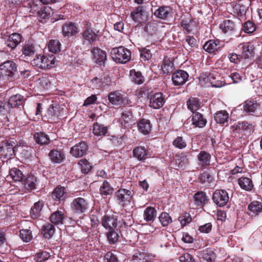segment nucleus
<instances>
[{
    "mask_svg": "<svg viewBox=\"0 0 262 262\" xmlns=\"http://www.w3.org/2000/svg\"><path fill=\"white\" fill-rule=\"evenodd\" d=\"M133 191L125 188H120L115 193V198L118 203L126 211H129L134 207L132 202Z\"/></svg>",
    "mask_w": 262,
    "mask_h": 262,
    "instance_id": "f257e3e1",
    "label": "nucleus"
},
{
    "mask_svg": "<svg viewBox=\"0 0 262 262\" xmlns=\"http://www.w3.org/2000/svg\"><path fill=\"white\" fill-rule=\"evenodd\" d=\"M17 71V66L12 60H7L0 65V79L12 82Z\"/></svg>",
    "mask_w": 262,
    "mask_h": 262,
    "instance_id": "f03ea898",
    "label": "nucleus"
},
{
    "mask_svg": "<svg viewBox=\"0 0 262 262\" xmlns=\"http://www.w3.org/2000/svg\"><path fill=\"white\" fill-rule=\"evenodd\" d=\"M111 55L116 63H125L131 58V52L128 49L120 46L113 48Z\"/></svg>",
    "mask_w": 262,
    "mask_h": 262,
    "instance_id": "7ed1b4c3",
    "label": "nucleus"
},
{
    "mask_svg": "<svg viewBox=\"0 0 262 262\" xmlns=\"http://www.w3.org/2000/svg\"><path fill=\"white\" fill-rule=\"evenodd\" d=\"M17 143L10 140L2 141L0 144V156L4 159H11L15 155Z\"/></svg>",
    "mask_w": 262,
    "mask_h": 262,
    "instance_id": "20e7f679",
    "label": "nucleus"
},
{
    "mask_svg": "<svg viewBox=\"0 0 262 262\" xmlns=\"http://www.w3.org/2000/svg\"><path fill=\"white\" fill-rule=\"evenodd\" d=\"M72 212L76 214H81L86 212L89 208L88 201L82 197L74 199L70 204Z\"/></svg>",
    "mask_w": 262,
    "mask_h": 262,
    "instance_id": "39448f33",
    "label": "nucleus"
},
{
    "mask_svg": "<svg viewBox=\"0 0 262 262\" xmlns=\"http://www.w3.org/2000/svg\"><path fill=\"white\" fill-rule=\"evenodd\" d=\"M108 99L112 104L116 106L126 105L130 103V101L119 91L110 92L108 95Z\"/></svg>",
    "mask_w": 262,
    "mask_h": 262,
    "instance_id": "423d86ee",
    "label": "nucleus"
},
{
    "mask_svg": "<svg viewBox=\"0 0 262 262\" xmlns=\"http://www.w3.org/2000/svg\"><path fill=\"white\" fill-rule=\"evenodd\" d=\"M212 200L217 206L223 207L229 202V194L225 190L217 189L213 193Z\"/></svg>",
    "mask_w": 262,
    "mask_h": 262,
    "instance_id": "0eeeda50",
    "label": "nucleus"
},
{
    "mask_svg": "<svg viewBox=\"0 0 262 262\" xmlns=\"http://www.w3.org/2000/svg\"><path fill=\"white\" fill-rule=\"evenodd\" d=\"M67 195L66 187L59 185L52 192L51 198L55 203L59 204L65 202L68 198Z\"/></svg>",
    "mask_w": 262,
    "mask_h": 262,
    "instance_id": "6e6552de",
    "label": "nucleus"
},
{
    "mask_svg": "<svg viewBox=\"0 0 262 262\" xmlns=\"http://www.w3.org/2000/svg\"><path fill=\"white\" fill-rule=\"evenodd\" d=\"M241 51V56L244 59H249L253 57L255 55L254 45L250 42H243L238 46Z\"/></svg>",
    "mask_w": 262,
    "mask_h": 262,
    "instance_id": "1a4fd4ad",
    "label": "nucleus"
},
{
    "mask_svg": "<svg viewBox=\"0 0 262 262\" xmlns=\"http://www.w3.org/2000/svg\"><path fill=\"white\" fill-rule=\"evenodd\" d=\"M91 53L95 63L99 66L104 65L107 59V55L105 51L98 47H94L91 50Z\"/></svg>",
    "mask_w": 262,
    "mask_h": 262,
    "instance_id": "9d476101",
    "label": "nucleus"
},
{
    "mask_svg": "<svg viewBox=\"0 0 262 262\" xmlns=\"http://www.w3.org/2000/svg\"><path fill=\"white\" fill-rule=\"evenodd\" d=\"M88 150V145L85 141H81L71 147L70 154L75 158L84 156Z\"/></svg>",
    "mask_w": 262,
    "mask_h": 262,
    "instance_id": "9b49d317",
    "label": "nucleus"
},
{
    "mask_svg": "<svg viewBox=\"0 0 262 262\" xmlns=\"http://www.w3.org/2000/svg\"><path fill=\"white\" fill-rule=\"evenodd\" d=\"M189 74L182 70H179L174 72L172 75V81L175 86L183 85L188 80Z\"/></svg>",
    "mask_w": 262,
    "mask_h": 262,
    "instance_id": "f8f14e48",
    "label": "nucleus"
},
{
    "mask_svg": "<svg viewBox=\"0 0 262 262\" xmlns=\"http://www.w3.org/2000/svg\"><path fill=\"white\" fill-rule=\"evenodd\" d=\"M150 152L144 146H137L133 149V156L139 161L144 162L150 157Z\"/></svg>",
    "mask_w": 262,
    "mask_h": 262,
    "instance_id": "ddd939ff",
    "label": "nucleus"
},
{
    "mask_svg": "<svg viewBox=\"0 0 262 262\" xmlns=\"http://www.w3.org/2000/svg\"><path fill=\"white\" fill-rule=\"evenodd\" d=\"M165 102V98L162 93H156L151 95L149 99V106L154 109L162 107Z\"/></svg>",
    "mask_w": 262,
    "mask_h": 262,
    "instance_id": "4468645a",
    "label": "nucleus"
},
{
    "mask_svg": "<svg viewBox=\"0 0 262 262\" xmlns=\"http://www.w3.org/2000/svg\"><path fill=\"white\" fill-rule=\"evenodd\" d=\"M248 214L251 217H256L262 214V203L253 201L248 206Z\"/></svg>",
    "mask_w": 262,
    "mask_h": 262,
    "instance_id": "2eb2a0df",
    "label": "nucleus"
},
{
    "mask_svg": "<svg viewBox=\"0 0 262 262\" xmlns=\"http://www.w3.org/2000/svg\"><path fill=\"white\" fill-rule=\"evenodd\" d=\"M203 48L206 52L215 55L221 51L222 47L219 40L210 39L205 43Z\"/></svg>",
    "mask_w": 262,
    "mask_h": 262,
    "instance_id": "dca6fc26",
    "label": "nucleus"
},
{
    "mask_svg": "<svg viewBox=\"0 0 262 262\" xmlns=\"http://www.w3.org/2000/svg\"><path fill=\"white\" fill-rule=\"evenodd\" d=\"M101 224L107 230L116 229L117 226V219L114 215L105 214L101 219Z\"/></svg>",
    "mask_w": 262,
    "mask_h": 262,
    "instance_id": "f3484780",
    "label": "nucleus"
},
{
    "mask_svg": "<svg viewBox=\"0 0 262 262\" xmlns=\"http://www.w3.org/2000/svg\"><path fill=\"white\" fill-rule=\"evenodd\" d=\"M130 16L136 23H143L145 20L146 16L144 7L143 6H139L131 12Z\"/></svg>",
    "mask_w": 262,
    "mask_h": 262,
    "instance_id": "a211bd4d",
    "label": "nucleus"
},
{
    "mask_svg": "<svg viewBox=\"0 0 262 262\" xmlns=\"http://www.w3.org/2000/svg\"><path fill=\"white\" fill-rule=\"evenodd\" d=\"M78 32V28L74 23H65L62 27V33L64 37H70L75 35Z\"/></svg>",
    "mask_w": 262,
    "mask_h": 262,
    "instance_id": "6ab92c4d",
    "label": "nucleus"
},
{
    "mask_svg": "<svg viewBox=\"0 0 262 262\" xmlns=\"http://www.w3.org/2000/svg\"><path fill=\"white\" fill-rule=\"evenodd\" d=\"M60 115V107L58 105H51L49 107L47 116L49 122H57Z\"/></svg>",
    "mask_w": 262,
    "mask_h": 262,
    "instance_id": "aec40b11",
    "label": "nucleus"
},
{
    "mask_svg": "<svg viewBox=\"0 0 262 262\" xmlns=\"http://www.w3.org/2000/svg\"><path fill=\"white\" fill-rule=\"evenodd\" d=\"M199 257L201 262H214L216 254L211 248H207L199 253Z\"/></svg>",
    "mask_w": 262,
    "mask_h": 262,
    "instance_id": "412c9836",
    "label": "nucleus"
},
{
    "mask_svg": "<svg viewBox=\"0 0 262 262\" xmlns=\"http://www.w3.org/2000/svg\"><path fill=\"white\" fill-rule=\"evenodd\" d=\"M82 36L84 41L92 44L97 40L98 35L88 26L84 28L82 33Z\"/></svg>",
    "mask_w": 262,
    "mask_h": 262,
    "instance_id": "4be33fe9",
    "label": "nucleus"
},
{
    "mask_svg": "<svg viewBox=\"0 0 262 262\" xmlns=\"http://www.w3.org/2000/svg\"><path fill=\"white\" fill-rule=\"evenodd\" d=\"M190 117L191 118L192 125L194 127H204L207 122L204 115L199 112L193 113Z\"/></svg>",
    "mask_w": 262,
    "mask_h": 262,
    "instance_id": "5701e85b",
    "label": "nucleus"
},
{
    "mask_svg": "<svg viewBox=\"0 0 262 262\" xmlns=\"http://www.w3.org/2000/svg\"><path fill=\"white\" fill-rule=\"evenodd\" d=\"M175 67L172 58L165 56L161 66V70L164 74L169 75L173 72Z\"/></svg>",
    "mask_w": 262,
    "mask_h": 262,
    "instance_id": "b1692460",
    "label": "nucleus"
},
{
    "mask_svg": "<svg viewBox=\"0 0 262 262\" xmlns=\"http://www.w3.org/2000/svg\"><path fill=\"white\" fill-rule=\"evenodd\" d=\"M22 40V36L20 34L13 33L8 37L6 43L11 50H13L20 43Z\"/></svg>",
    "mask_w": 262,
    "mask_h": 262,
    "instance_id": "393cba45",
    "label": "nucleus"
},
{
    "mask_svg": "<svg viewBox=\"0 0 262 262\" xmlns=\"http://www.w3.org/2000/svg\"><path fill=\"white\" fill-rule=\"evenodd\" d=\"M51 161L54 164H60L65 159V155L62 150L52 149L48 155Z\"/></svg>",
    "mask_w": 262,
    "mask_h": 262,
    "instance_id": "a878e982",
    "label": "nucleus"
},
{
    "mask_svg": "<svg viewBox=\"0 0 262 262\" xmlns=\"http://www.w3.org/2000/svg\"><path fill=\"white\" fill-rule=\"evenodd\" d=\"M232 128L237 132L242 130L245 134H250L253 130L252 124L245 121L237 122L232 126Z\"/></svg>",
    "mask_w": 262,
    "mask_h": 262,
    "instance_id": "bb28decb",
    "label": "nucleus"
},
{
    "mask_svg": "<svg viewBox=\"0 0 262 262\" xmlns=\"http://www.w3.org/2000/svg\"><path fill=\"white\" fill-rule=\"evenodd\" d=\"M219 28L224 33L231 34L235 29V25L232 20L225 19L220 24Z\"/></svg>",
    "mask_w": 262,
    "mask_h": 262,
    "instance_id": "cd10ccee",
    "label": "nucleus"
},
{
    "mask_svg": "<svg viewBox=\"0 0 262 262\" xmlns=\"http://www.w3.org/2000/svg\"><path fill=\"white\" fill-rule=\"evenodd\" d=\"M171 9L169 6H161L157 9L154 15L156 17L162 19H166L171 15Z\"/></svg>",
    "mask_w": 262,
    "mask_h": 262,
    "instance_id": "c85d7f7f",
    "label": "nucleus"
},
{
    "mask_svg": "<svg viewBox=\"0 0 262 262\" xmlns=\"http://www.w3.org/2000/svg\"><path fill=\"white\" fill-rule=\"evenodd\" d=\"M198 159L199 161V165L202 168H206L210 165L211 155L206 151H201L198 155Z\"/></svg>",
    "mask_w": 262,
    "mask_h": 262,
    "instance_id": "c756f323",
    "label": "nucleus"
},
{
    "mask_svg": "<svg viewBox=\"0 0 262 262\" xmlns=\"http://www.w3.org/2000/svg\"><path fill=\"white\" fill-rule=\"evenodd\" d=\"M12 108L8 102H1L0 117L2 121L8 119V115L11 114Z\"/></svg>",
    "mask_w": 262,
    "mask_h": 262,
    "instance_id": "7c9ffc66",
    "label": "nucleus"
},
{
    "mask_svg": "<svg viewBox=\"0 0 262 262\" xmlns=\"http://www.w3.org/2000/svg\"><path fill=\"white\" fill-rule=\"evenodd\" d=\"M25 102V99L24 97L18 94L11 96L8 100V103L12 108L23 106Z\"/></svg>",
    "mask_w": 262,
    "mask_h": 262,
    "instance_id": "2f4dec72",
    "label": "nucleus"
},
{
    "mask_svg": "<svg viewBox=\"0 0 262 262\" xmlns=\"http://www.w3.org/2000/svg\"><path fill=\"white\" fill-rule=\"evenodd\" d=\"M55 231V226L51 223H47L43 225L41 229V233L43 236L47 239L51 238Z\"/></svg>",
    "mask_w": 262,
    "mask_h": 262,
    "instance_id": "473e14b6",
    "label": "nucleus"
},
{
    "mask_svg": "<svg viewBox=\"0 0 262 262\" xmlns=\"http://www.w3.org/2000/svg\"><path fill=\"white\" fill-rule=\"evenodd\" d=\"M133 114L130 110H125L121 113L120 122L122 126L126 127L132 123Z\"/></svg>",
    "mask_w": 262,
    "mask_h": 262,
    "instance_id": "72a5a7b5",
    "label": "nucleus"
},
{
    "mask_svg": "<svg viewBox=\"0 0 262 262\" xmlns=\"http://www.w3.org/2000/svg\"><path fill=\"white\" fill-rule=\"evenodd\" d=\"M33 138L35 142L39 145H48L50 143V139L48 135L43 132L35 133Z\"/></svg>",
    "mask_w": 262,
    "mask_h": 262,
    "instance_id": "f704fd0d",
    "label": "nucleus"
},
{
    "mask_svg": "<svg viewBox=\"0 0 262 262\" xmlns=\"http://www.w3.org/2000/svg\"><path fill=\"white\" fill-rule=\"evenodd\" d=\"M64 214L62 211L56 210L50 216V221L54 225H58L63 224Z\"/></svg>",
    "mask_w": 262,
    "mask_h": 262,
    "instance_id": "c9c22d12",
    "label": "nucleus"
},
{
    "mask_svg": "<svg viewBox=\"0 0 262 262\" xmlns=\"http://www.w3.org/2000/svg\"><path fill=\"white\" fill-rule=\"evenodd\" d=\"M24 187L28 191L36 189L37 179L32 174L27 175L26 178H24L23 181Z\"/></svg>",
    "mask_w": 262,
    "mask_h": 262,
    "instance_id": "e433bc0d",
    "label": "nucleus"
},
{
    "mask_svg": "<svg viewBox=\"0 0 262 262\" xmlns=\"http://www.w3.org/2000/svg\"><path fill=\"white\" fill-rule=\"evenodd\" d=\"M238 184L240 187L246 191H251L252 190L254 185L251 179L242 177L238 179Z\"/></svg>",
    "mask_w": 262,
    "mask_h": 262,
    "instance_id": "4c0bfd02",
    "label": "nucleus"
},
{
    "mask_svg": "<svg viewBox=\"0 0 262 262\" xmlns=\"http://www.w3.org/2000/svg\"><path fill=\"white\" fill-rule=\"evenodd\" d=\"M44 205V202L42 200H39L34 203L31 207L30 214L33 219H36L40 215V212Z\"/></svg>",
    "mask_w": 262,
    "mask_h": 262,
    "instance_id": "58836bf2",
    "label": "nucleus"
},
{
    "mask_svg": "<svg viewBox=\"0 0 262 262\" xmlns=\"http://www.w3.org/2000/svg\"><path fill=\"white\" fill-rule=\"evenodd\" d=\"M41 59L42 69H50L55 64V57L53 55H41Z\"/></svg>",
    "mask_w": 262,
    "mask_h": 262,
    "instance_id": "ea45409f",
    "label": "nucleus"
},
{
    "mask_svg": "<svg viewBox=\"0 0 262 262\" xmlns=\"http://www.w3.org/2000/svg\"><path fill=\"white\" fill-rule=\"evenodd\" d=\"M259 104L254 100H247L244 103V111L251 114L254 113L255 111L259 107Z\"/></svg>",
    "mask_w": 262,
    "mask_h": 262,
    "instance_id": "a19ab883",
    "label": "nucleus"
},
{
    "mask_svg": "<svg viewBox=\"0 0 262 262\" xmlns=\"http://www.w3.org/2000/svg\"><path fill=\"white\" fill-rule=\"evenodd\" d=\"M157 211L151 206L147 207L144 211L143 218L146 222H153L156 218Z\"/></svg>",
    "mask_w": 262,
    "mask_h": 262,
    "instance_id": "79ce46f5",
    "label": "nucleus"
},
{
    "mask_svg": "<svg viewBox=\"0 0 262 262\" xmlns=\"http://www.w3.org/2000/svg\"><path fill=\"white\" fill-rule=\"evenodd\" d=\"M187 108L192 113L198 110L201 104L200 100L196 97H191L186 102Z\"/></svg>",
    "mask_w": 262,
    "mask_h": 262,
    "instance_id": "37998d69",
    "label": "nucleus"
},
{
    "mask_svg": "<svg viewBox=\"0 0 262 262\" xmlns=\"http://www.w3.org/2000/svg\"><path fill=\"white\" fill-rule=\"evenodd\" d=\"M139 130L144 135H147L151 130V124L149 120L141 119L137 124Z\"/></svg>",
    "mask_w": 262,
    "mask_h": 262,
    "instance_id": "c03bdc74",
    "label": "nucleus"
},
{
    "mask_svg": "<svg viewBox=\"0 0 262 262\" xmlns=\"http://www.w3.org/2000/svg\"><path fill=\"white\" fill-rule=\"evenodd\" d=\"M129 74L132 77V81L135 84L140 85L145 81V78L141 72L132 69L130 70Z\"/></svg>",
    "mask_w": 262,
    "mask_h": 262,
    "instance_id": "a18cd8bd",
    "label": "nucleus"
},
{
    "mask_svg": "<svg viewBox=\"0 0 262 262\" xmlns=\"http://www.w3.org/2000/svg\"><path fill=\"white\" fill-rule=\"evenodd\" d=\"M214 118L217 123L224 124L228 122L229 114L226 111H219L214 114Z\"/></svg>",
    "mask_w": 262,
    "mask_h": 262,
    "instance_id": "49530a36",
    "label": "nucleus"
},
{
    "mask_svg": "<svg viewBox=\"0 0 262 262\" xmlns=\"http://www.w3.org/2000/svg\"><path fill=\"white\" fill-rule=\"evenodd\" d=\"M149 254L144 251H138L133 256L132 262H148L149 260Z\"/></svg>",
    "mask_w": 262,
    "mask_h": 262,
    "instance_id": "de8ad7c7",
    "label": "nucleus"
},
{
    "mask_svg": "<svg viewBox=\"0 0 262 262\" xmlns=\"http://www.w3.org/2000/svg\"><path fill=\"white\" fill-rule=\"evenodd\" d=\"M107 131L108 128L107 126L98 123V122L94 123L93 133L95 136H105L107 133Z\"/></svg>",
    "mask_w": 262,
    "mask_h": 262,
    "instance_id": "09e8293b",
    "label": "nucleus"
},
{
    "mask_svg": "<svg viewBox=\"0 0 262 262\" xmlns=\"http://www.w3.org/2000/svg\"><path fill=\"white\" fill-rule=\"evenodd\" d=\"M113 187L110 185L109 182L105 180L103 181L102 185L100 187L99 192L101 195L107 196L111 195L114 192Z\"/></svg>",
    "mask_w": 262,
    "mask_h": 262,
    "instance_id": "8fccbe9b",
    "label": "nucleus"
},
{
    "mask_svg": "<svg viewBox=\"0 0 262 262\" xmlns=\"http://www.w3.org/2000/svg\"><path fill=\"white\" fill-rule=\"evenodd\" d=\"M9 175L12 180L15 182H23L25 178V176L22 171L15 167L10 170Z\"/></svg>",
    "mask_w": 262,
    "mask_h": 262,
    "instance_id": "3c124183",
    "label": "nucleus"
},
{
    "mask_svg": "<svg viewBox=\"0 0 262 262\" xmlns=\"http://www.w3.org/2000/svg\"><path fill=\"white\" fill-rule=\"evenodd\" d=\"M78 165L83 174H88L92 169V164L86 159H82L78 162Z\"/></svg>",
    "mask_w": 262,
    "mask_h": 262,
    "instance_id": "603ef678",
    "label": "nucleus"
},
{
    "mask_svg": "<svg viewBox=\"0 0 262 262\" xmlns=\"http://www.w3.org/2000/svg\"><path fill=\"white\" fill-rule=\"evenodd\" d=\"M50 8L44 7L37 12V17L40 22L45 23L50 17Z\"/></svg>",
    "mask_w": 262,
    "mask_h": 262,
    "instance_id": "864d4df0",
    "label": "nucleus"
},
{
    "mask_svg": "<svg viewBox=\"0 0 262 262\" xmlns=\"http://www.w3.org/2000/svg\"><path fill=\"white\" fill-rule=\"evenodd\" d=\"M137 232L135 230L131 229H126L121 232V235L123 238L126 241L134 242L136 240Z\"/></svg>",
    "mask_w": 262,
    "mask_h": 262,
    "instance_id": "5fc2aeb1",
    "label": "nucleus"
},
{
    "mask_svg": "<svg viewBox=\"0 0 262 262\" xmlns=\"http://www.w3.org/2000/svg\"><path fill=\"white\" fill-rule=\"evenodd\" d=\"M195 203L198 206H202L207 201L206 193L203 191H199L195 193L193 196Z\"/></svg>",
    "mask_w": 262,
    "mask_h": 262,
    "instance_id": "6e6d98bb",
    "label": "nucleus"
},
{
    "mask_svg": "<svg viewBox=\"0 0 262 262\" xmlns=\"http://www.w3.org/2000/svg\"><path fill=\"white\" fill-rule=\"evenodd\" d=\"M61 43L58 39L50 40L48 47L50 52L56 53L60 50Z\"/></svg>",
    "mask_w": 262,
    "mask_h": 262,
    "instance_id": "4d7b16f0",
    "label": "nucleus"
},
{
    "mask_svg": "<svg viewBox=\"0 0 262 262\" xmlns=\"http://www.w3.org/2000/svg\"><path fill=\"white\" fill-rule=\"evenodd\" d=\"M106 234L110 244H114L118 241L119 236L116 229L107 230Z\"/></svg>",
    "mask_w": 262,
    "mask_h": 262,
    "instance_id": "13d9d810",
    "label": "nucleus"
},
{
    "mask_svg": "<svg viewBox=\"0 0 262 262\" xmlns=\"http://www.w3.org/2000/svg\"><path fill=\"white\" fill-rule=\"evenodd\" d=\"M159 220L163 227H167L172 222L171 217L166 212H162L159 216Z\"/></svg>",
    "mask_w": 262,
    "mask_h": 262,
    "instance_id": "bf43d9fd",
    "label": "nucleus"
},
{
    "mask_svg": "<svg viewBox=\"0 0 262 262\" xmlns=\"http://www.w3.org/2000/svg\"><path fill=\"white\" fill-rule=\"evenodd\" d=\"M256 29L255 23L251 20H247L243 25L242 30L246 33H253Z\"/></svg>",
    "mask_w": 262,
    "mask_h": 262,
    "instance_id": "052dcab7",
    "label": "nucleus"
},
{
    "mask_svg": "<svg viewBox=\"0 0 262 262\" xmlns=\"http://www.w3.org/2000/svg\"><path fill=\"white\" fill-rule=\"evenodd\" d=\"M19 237L21 240L26 243L30 242L33 238L31 230L30 229H21L19 231Z\"/></svg>",
    "mask_w": 262,
    "mask_h": 262,
    "instance_id": "680f3d73",
    "label": "nucleus"
},
{
    "mask_svg": "<svg viewBox=\"0 0 262 262\" xmlns=\"http://www.w3.org/2000/svg\"><path fill=\"white\" fill-rule=\"evenodd\" d=\"M172 145L176 148L182 149L186 147L187 143L183 137L178 136L173 140Z\"/></svg>",
    "mask_w": 262,
    "mask_h": 262,
    "instance_id": "e2e57ef3",
    "label": "nucleus"
},
{
    "mask_svg": "<svg viewBox=\"0 0 262 262\" xmlns=\"http://www.w3.org/2000/svg\"><path fill=\"white\" fill-rule=\"evenodd\" d=\"M178 221L180 222L181 227L183 228L192 221V217L189 213L184 212L179 216Z\"/></svg>",
    "mask_w": 262,
    "mask_h": 262,
    "instance_id": "0e129e2a",
    "label": "nucleus"
},
{
    "mask_svg": "<svg viewBox=\"0 0 262 262\" xmlns=\"http://www.w3.org/2000/svg\"><path fill=\"white\" fill-rule=\"evenodd\" d=\"M199 179L201 183H210L213 180V177L209 171H205L200 174Z\"/></svg>",
    "mask_w": 262,
    "mask_h": 262,
    "instance_id": "69168bd1",
    "label": "nucleus"
},
{
    "mask_svg": "<svg viewBox=\"0 0 262 262\" xmlns=\"http://www.w3.org/2000/svg\"><path fill=\"white\" fill-rule=\"evenodd\" d=\"M22 52L23 54L26 56L30 57L33 56L35 53L34 45L32 44H26L23 47Z\"/></svg>",
    "mask_w": 262,
    "mask_h": 262,
    "instance_id": "338daca9",
    "label": "nucleus"
},
{
    "mask_svg": "<svg viewBox=\"0 0 262 262\" xmlns=\"http://www.w3.org/2000/svg\"><path fill=\"white\" fill-rule=\"evenodd\" d=\"M194 23L191 19H183L181 20L180 24L181 26L185 30L187 33H189L192 31V24Z\"/></svg>",
    "mask_w": 262,
    "mask_h": 262,
    "instance_id": "774afa93",
    "label": "nucleus"
}]
</instances>
